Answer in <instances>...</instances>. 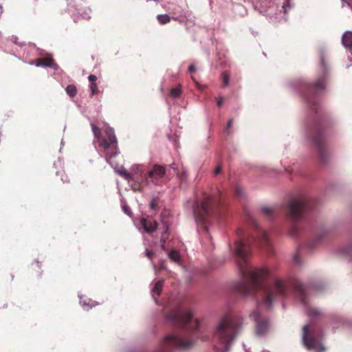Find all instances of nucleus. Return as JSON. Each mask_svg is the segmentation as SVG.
<instances>
[{"mask_svg": "<svg viewBox=\"0 0 352 352\" xmlns=\"http://www.w3.org/2000/svg\"><path fill=\"white\" fill-rule=\"evenodd\" d=\"M253 316L256 322V333L258 336L265 334L270 329L268 319L265 317L261 316L258 310L254 311Z\"/></svg>", "mask_w": 352, "mask_h": 352, "instance_id": "f8f14e48", "label": "nucleus"}, {"mask_svg": "<svg viewBox=\"0 0 352 352\" xmlns=\"http://www.w3.org/2000/svg\"><path fill=\"white\" fill-rule=\"evenodd\" d=\"M151 208L152 209H155L156 208V204L155 202V201H152L151 203Z\"/></svg>", "mask_w": 352, "mask_h": 352, "instance_id": "58836bf2", "label": "nucleus"}, {"mask_svg": "<svg viewBox=\"0 0 352 352\" xmlns=\"http://www.w3.org/2000/svg\"><path fill=\"white\" fill-rule=\"evenodd\" d=\"M349 49L350 50L351 54H352V46L351 47H349Z\"/></svg>", "mask_w": 352, "mask_h": 352, "instance_id": "49530a36", "label": "nucleus"}, {"mask_svg": "<svg viewBox=\"0 0 352 352\" xmlns=\"http://www.w3.org/2000/svg\"><path fill=\"white\" fill-rule=\"evenodd\" d=\"M342 1L347 3L349 6H351V3H352V0H342Z\"/></svg>", "mask_w": 352, "mask_h": 352, "instance_id": "ea45409f", "label": "nucleus"}, {"mask_svg": "<svg viewBox=\"0 0 352 352\" xmlns=\"http://www.w3.org/2000/svg\"><path fill=\"white\" fill-rule=\"evenodd\" d=\"M221 192H217V195H206L201 204H196L194 207L195 214L199 220L205 223L208 217L217 215L218 209L221 206Z\"/></svg>", "mask_w": 352, "mask_h": 352, "instance_id": "39448f33", "label": "nucleus"}, {"mask_svg": "<svg viewBox=\"0 0 352 352\" xmlns=\"http://www.w3.org/2000/svg\"><path fill=\"white\" fill-rule=\"evenodd\" d=\"M295 291L296 297L301 302L302 305H307L308 297L305 286L298 280H294L292 283Z\"/></svg>", "mask_w": 352, "mask_h": 352, "instance_id": "ddd939ff", "label": "nucleus"}, {"mask_svg": "<svg viewBox=\"0 0 352 352\" xmlns=\"http://www.w3.org/2000/svg\"><path fill=\"white\" fill-rule=\"evenodd\" d=\"M65 91L70 97H74L77 94V89L74 85H69L66 87Z\"/></svg>", "mask_w": 352, "mask_h": 352, "instance_id": "5701e85b", "label": "nucleus"}, {"mask_svg": "<svg viewBox=\"0 0 352 352\" xmlns=\"http://www.w3.org/2000/svg\"><path fill=\"white\" fill-rule=\"evenodd\" d=\"M140 223L144 230L148 233L153 232L157 227V222L152 219H142Z\"/></svg>", "mask_w": 352, "mask_h": 352, "instance_id": "2eb2a0df", "label": "nucleus"}, {"mask_svg": "<svg viewBox=\"0 0 352 352\" xmlns=\"http://www.w3.org/2000/svg\"><path fill=\"white\" fill-rule=\"evenodd\" d=\"M342 43L346 48L352 47V32H346L342 38Z\"/></svg>", "mask_w": 352, "mask_h": 352, "instance_id": "f3484780", "label": "nucleus"}, {"mask_svg": "<svg viewBox=\"0 0 352 352\" xmlns=\"http://www.w3.org/2000/svg\"><path fill=\"white\" fill-rule=\"evenodd\" d=\"M349 254H351V256H352V247L350 248Z\"/></svg>", "mask_w": 352, "mask_h": 352, "instance_id": "a18cd8bd", "label": "nucleus"}, {"mask_svg": "<svg viewBox=\"0 0 352 352\" xmlns=\"http://www.w3.org/2000/svg\"><path fill=\"white\" fill-rule=\"evenodd\" d=\"M80 304L82 306L87 307H94L98 305V303L91 300V298H87V296H80Z\"/></svg>", "mask_w": 352, "mask_h": 352, "instance_id": "a211bd4d", "label": "nucleus"}, {"mask_svg": "<svg viewBox=\"0 0 352 352\" xmlns=\"http://www.w3.org/2000/svg\"><path fill=\"white\" fill-rule=\"evenodd\" d=\"M311 324L305 325L302 328V342L305 346L309 349H319L320 352L324 351L325 349L321 346L316 340L314 334L309 331Z\"/></svg>", "mask_w": 352, "mask_h": 352, "instance_id": "9b49d317", "label": "nucleus"}, {"mask_svg": "<svg viewBox=\"0 0 352 352\" xmlns=\"http://www.w3.org/2000/svg\"><path fill=\"white\" fill-rule=\"evenodd\" d=\"M166 320L190 331L196 330L199 326V321L193 318L189 309H172L166 315Z\"/></svg>", "mask_w": 352, "mask_h": 352, "instance_id": "0eeeda50", "label": "nucleus"}, {"mask_svg": "<svg viewBox=\"0 0 352 352\" xmlns=\"http://www.w3.org/2000/svg\"><path fill=\"white\" fill-rule=\"evenodd\" d=\"M222 82L224 87L228 86L230 82V74L228 72H223L221 74Z\"/></svg>", "mask_w": 352, "mask_h": 352, "instance_id": "393cba45", "label": "nucleus"}, {"mask_svg": "<svg viewBox=\"0 0 352 352\" xmlns=\"http://www.w3.org/2000/svg\"><path fill=\"white\" fill-rule=\"evenodd\" d=\"M261 212L265 216L271 217L274 213V209L268 206H263L261 208Z\"/></svg>", "mask_w": 352, "mask_h": 352, "instance_id": "b1692460", "label": "nucleus"}, {"mask_svg": "<svg viewBox=\"0 0 352 352\" xmlns=\"http://www.w3.org/2000/svg\"><path fill=\"white\" fill-rule=\"evenodd\" d=\"M233 122V119H230L228 122L227 128L226 129V131L228 133H229V129L231 127Z\"/></svg>", "mask_w": 352, "mask_h": 352, "instance_id": "72a5a7b5", "label": "nucleus"}, {"mask_svg": "<svg viewBox=\"0 0 352 352\" xmlns=\"http://www.w3.org/2000/svg\"><path fill=\"white\" fill-rule=\"evenodd\" d=\"M123 175L124 176V177L126 179H130V180H133L134 179V178L133 177H131V175L129 173H126V172H124L123 173Z\"/></svg>", "mask_w": 352, "mask_h": 352, "instance_id": "e433bc0d", "label": "nucleus"}, {"mask_svg": "<svg viewBox=\"0 0 352 352\" xmlns=\"http://www.w3.org/2000/svg\"><path fill=\"white\" fill-rule=\"evenodd\" d=\"M327 84V76L324 72L316 80L304 84L300 89L305 101L316 112H318V96L325 90Z\"/></svg>", "mask_w": 352, "mask_h": 352, "instance_id": "20e7f679", "label": "nucleus"}, {"mask_svg": "<svg viewBox=\"0 0 352 352\" xmlns=\"http://www.w3.org/2000/svg\"><path fill=\"white\" fill-rule=\"evenodd\" d=\"M297 232V228L296 227H294L293 230H292V234H296V233Z\"/></svg>", "mask_w": 352, "mask_h": 352, "instance_id": "a19ab883", "label": "nucleus"}, {"mask_svg": "<svg viewBox=\"0 0 352 352\" xmlns=\"http://www.w3.org/2000/svg\"><path fill=\"white\" fill-rule=\"evenodd\" d=\"M35 65L37 67H48L56 69L58 65L51 56L38 58L35 60Z\"/></svg>", "mask_w": 352, "mask_h": 352, "instance_id": "4468645a", "label": "nucleus"}, {"mask_svg": "<svg viewBox=\"0 0 352 352\" xmlns=\"http://www.w3.org/2000/svg\"><path fill=\"white\" fill-rule=\"evenodd\" d=\"M161 248H162L163 250H166L165 243H161Z\"/></svg>", "mask_w": 352, "mask_h": 352, "instance_id": "c03bdc74", "label": "nucleus"}, {"mask_svg": "<svg viewBox=\"0 0 352 352\" xmlns=\"http://www.w3.org/2000/svg\"><path fill=\"white\" fill-rule=\"evenodd\" d=\"M224 102V98L223 97H219L217 98V105L219 107H221Z\"/></svg>", "mask_w": 352, "mask_h": 352, "instance_id": "7c9ffc66", "label": "nucleus"}, {"mask_svg": "<svg viewBox=\"0 0 352 352\" xmlns=\"http://www.w3.org/2000/svg\"><path fill=\"white\" fill-rule=\"evenodd\" d=\"M170 96L174 98H179L182 94V87L181 85H178L176 87H173L170 89Z\"/></svg>", "mask_w": 352, "mask_h": 352, "instance_id": "4be33fe9", "label": "nucleus"}, {"mask_svg": "<svg viewBox=\"0 0 352 352\" xmlns=\"http://www.w3.org/2000/svg\"><path fill=\"white\" fill-rule=\"evenodd\" d=\"M164 286V280H159L155 283L152 289L153 296L155 299L158 297L162 290Z\"/></svg>", "mask_w": 352, "mask_h": 352, "instance_id": "dca6fc26", "label": "nucleus"}, {"mask_svg": "<svg viewBox=\"0 0 352 352\" xmlns=\"http://www.w3.org/2000/svg\"><path fill=\"white\" fill-rule=\"evenodd\" d=\"M169 258L174 262L178 263L180 261V254L176 250H173L169 252Z\"/></svg>", "mask_w": 352, "mask_h": 352, "instance_id": "412c9836", "label": "nucleus"}, {"mask_svg": "<svg viewBox=\"0 0 352 352\" xmlns=\"http://www.w3.org/2000/svg\"><path fill=\"white\" fill-rule=\"evenodd\" d=\"M307 314L309 318H314V317L318 316L320 314V313L318 309H307Z\"/></svg>", "mask_w": 352, "mask_h": 352, "instance_id": "a878e982", "label": "nucleus"}, {"mask_svg": "<svg viewBox=\"0 0 352 352\" xmlns=\"http://www.w3.org/2000/svg\"><path fill=\"white\" fill-rule=\"evenodd\" d=\"M350 6V7L351 8V9H352V3H351V6Z\"/></svg>", "mask_w": 352, "mask_h": 352, "instance_id": "de8ad7c7", "label": "nucleus"}, {"mask_svg": "<svg viewBox=\"0 0 352 352\" xmlns=\"http://www.w3.org/2000/svg\"><path fill=\"white\" fill-rule=\"evenodd\" d=\"M31 267L33 270H34L36 267L38 269H41V262L39 261H34V262H33L31 264Z\"/></svg>", "mask_w": 352, "mask_h": 352, "instance_id": "c85d7f7f", "label": "nucleus"}, {"mask_svg": "<svg viewBox=\"0 0 352 352\" xmlns=\"http://www.w3.org/2000/svg\"><path fill=\"white\" fill-rule=\"evenodd\" d=\"M324 131V124L321 121L315 122L308 131V135L317 148L318 157L322 163H326L329 158L326 148Z\"/></svg>", "mask_w": 352, "mask_h": 352, "instance_id": "423d86ee", "label": "nucleus"}, {"mask_svg": "<svg viewBox=\"0 0 352 352\" xmlns=\"http://www.w3.org/2000/svg\"><path fill=\"white\" fill-rule=\"evenodd\" d=\"M163 224L164 225L165 228H166V230L164 232L162 233V237H161V239H160V242L161 243H166V238L165 236L166 234H168V225L163 222Z\"/></svg>", "mask_w": 352, "mask_h": 352, "instance_id": "bb28decb", "label": "nucleus"}, {"mask_svg": "<svg viewBox=\"0 0 352 352\" xmlns=\"http://www.w3.org/2000/svg\"><path fill=\"white\" fill-rule=\"evenodd\" d=\"M88 79H89L90 83H96V82L98 78L96 76H95L94 74H91L89 76Z\"/></svg>", "mask_w": 352, "mask_h": 352, "instance_id": "c756f323", "label": "nucleus"}, {"mask_svg": "<svg viewBox=\"0 0 352 352\" xmlns=\"http://www.w3.org/2000/svg\"><path fill=\"white\" fill-rule=\"evenodd\" d=\"M321 64H322V66L324 67H324H325V66H324V58H323V57H322V58H321Z\"/></svg>", "mask_w": 352, "mask_h": 352, "instance_id": "37998d69", "label": "nucleus"}, {"mask_svg": "<svg viewBox=\"0 0 352 352\" xmlns=\"http://www.w3.org/2000/svg\"><path fill=\"white\" fill-rule=\"evenodd\" d=\"M188 72L190 73H193L196 72V67L194 65H190L188 67Z\"/></svg>", "mask_w": 352, "mask_h": 352, "instance_id": "c9c22d12", "label": "nucleus"}, {"mask_svg": "<svg viewBox=\"0 0 352 352\" xmlns=\"http://www.w3.org/2000/svg\"><path fill=\"white\" fill-rule=\"evenodd\" d=\"M221 172V167L219 166H217L214 171V175H218Z\"/></svg>", "mask_w": 352, "mask_h": 352, "instance_id": "4c0bfd02", "label": "nucleus"}, {"mask_svg": "<svg viewBox=\"0 0 352 352\" xmlns=\"http://www.w3.org/2000/svg\"><path fill=\"white\" fill-rule=\"evenodd\" d=\"M313 201L305 197L292 199L285 208L288 217L292 220L300 219L306 211L312 208L310 204Z\"/></svg>", "mask_w": 352, "mask_h": 352, "instance_id": "6e6552de", "label": "nucleus"}, {"mask_svg": "<svg viewBox=\"0 0 352 352\" xmlns=\"http://www.w3.org/2000/svg\"><path fill=\"white\" fill-rule=\"evenodd\" d=\"M244 324V320L239 315L229 314L222 317L214 330V336L221 344L216 346L217 352H228L232 341L238 336Z\"/></svg>", "mask_w": 352, "mask_h": 352, "instance_id": "f03ea898", "label": "nucleus"}, {"mask_svg": "<svg viewBox=\"0 0 352 352\" xmlns=\"http://www.w3.org/2000/svg\"><path fill=\"white\" fill-rule=\"evenodd\" d=\"M294 261L296 262V263H298V255H296L294 256Z\"/></svg>", "mask_w": 352, "mask_h": 352, "instance_id": "79ce46f5", "label": "nucleus"}, {"mask_svg": "<svg viewBox=\"0 0 352 352\" xmlns=\"http://www.w3.org/2000/svg\"><path fill=\"white\" fill-rule=\"evenodd\" d=\"M193 344L194 341L191 340H186L179 336L169 335L164 340L159 352H170L173 349L186 351L190 349Z\"/></svg>", "mask_w": 352, "mask_h": 352, "instance_id": "1a4fd4ad", "label": "nucleus"}, {"mask_svg": "<svg viewBox=\"0 0 352 352\" xmlns=\"http://www.w3.org/2000/svg\"><path fill=\"white\" fill-rule=\"evenodd\" d=\"M153 254H154V253H153V251H151V250H146V256L148 258L151 259V258H152V257H153Z\"/></svg>", "mask_w": 352, "mask_h": 352, "instance_id": "473e14b6", "label": "nucleus"}, {"mask_svg": "<svg viewBox=\"0 0 352 352\" xmlns=\"http://www.w3.org/2000/svg\"><path fill=\"white\" fill-rule=\"evenodd\" d=\"M272 0H258V6L261 8V12H265L267 9L272 6Z\"/></svg>", "mask_w": 352, "mask_h": 352, "instance_id": "6ab92c4d", "label": "nucleus"}, {"mask_svg": "<svg viewBox=\"0 0 352 352\" xmlns=\"http://www.w3.org/2000/svg\"><path fill=\"white\" fill-rule=\"evenodd\" d=\"M123 210L124 211V212L126 214H127L128 215L131 216V209H130V208L129 206H123Z\"/></svg>", "mask_w": 352, "mask_h": 352, "instance_id": "2f4dec72", "label": "nucleus"}, {"mask_svg": "<svg viewBox=\"0 0 352 352\" xmlns=\"http://www.w3.org/2000/svg\"><path fill=\"white\" fill-rule=\"evenodd\" d=\"M91 95L94 96L98 94V89L96 83H90Z\"/></svg>", "mask_w": 352, "mask_h": 352, "instance_id": "cd10ccee", "label": "nucleus"}, {"mask_svg": "<svg viewBox=\"0 0 352 352\" xmlns=\"http://www.w3.org/2000/svg\"><path fill=\"white\" fill-rule=\"evenodd\" d=\"M235 193L237 196H241L243 194V190L239 187H236L235 189Z\"/></svg>", "mask_w": 352, "mask_h": 352, "instance_id": "f704fd0d", "label": "nucleus"}, {"mask_svg": "<svg viewBox=\"0 0 352 352\" xmlns=\"http://www.w3.org/2000/svg\"><path fill=\"white\" fill-rule=\"evenodd\" d=\"M91 125L94 135L98 143L99 150L103 153L107 161L110 163L111 159L119 153L114 130L111 127L107 128L104 131L107 138H102L100 129L94 124Z\"/></svg>", "mask_w": 352, "mask_h": 352, "instance_id": "7ed1b4c3", "label": "nucleus"}, {"mask_svg": "<svg viewBox=\"0 0 352 352\" xmlns=\"http://www.w3.org/2000/svg\"><path fill=\"white\" fill-rule=\"evenodd\" d=\"M166 174L165 167L162 165L155 164L148 172L146 176V181L141 184H134L133 188L135 190H140L149 181L155 184H158L160 179H162Z\"/></svg>", "mask_w": 352, "mask_h": 352, "instance_id": "9d476101", "label": "nucleus"}, {"mask_svg": "<svg viewBox=\"0 0 352 352\" xmlns=\"http://www.w3.org/2000/svg\"><path fill=\"white\" fill-rule=\"evenodd\" d=\"M248 223L256 229V236L250 238L243 236L244 232L241 228L236 231L237 239L235 240L234 255L237 267L243 280L236 285V291L243 296H254L260 292L261 300L266 306H271L274 301L281 299L286 294L285 284L278 279L275 280L271 287L265 285V280L270 272L266 268L252 269L248 264V258L252 252V243H255L261 247H269L270 241L267 233L260 228L256 221L248 216Z\"/></svg>", "mask_w": 352, "mask_h": 352, "instance_id": "f257e3e1", "label": "nucleus"}, {"mask_svg": "<svg viewBox=\"0 0 352 352\" xmlns=\"http://www.w3.org/2000/svg\"><path fill=\"white\" fill-rule=\"evenodd\" d=\"M157 19L161 25H165L170 21V17L167 14H158Z\"/></svg>", "mask_w": 352, "mask_h": 352, "instance_id": "aec40b11", "label": "nucleus"}]
</instances>
